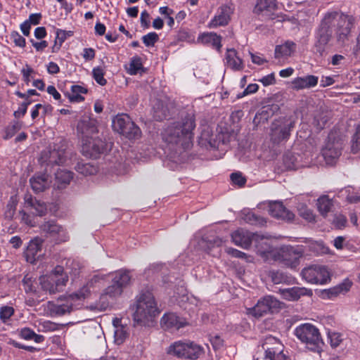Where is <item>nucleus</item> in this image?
<instances>
[{"mask_svg":"<svg viewBox=\"0 0 360 360\" xmlns=\"http://www.w3.org/2000/svg\"><path fill=\"white\" fill-rule=\"evenodd\" d=\"M325 17L330 18V26L332 29L336 27L338 39L343 41L351 31L352 17L338 12L329 13Z\"/></svg>","mask_w":360,"mask_h":360,"instance_id":"obj_10","label":"nucleus"},{"mask_svg":"<svg viewBox=\"0 0 360 360\" xmlns=\"http://www.w3.org/2000/svg\"><path fill=\"white\" fill-rule=\"evenodd\" d=\"M15 310L11 306H2L0 307V319L4 323L10 321L11 317L14 314Z\"/></svg>","mask_w":360,"mask_h":360,"instance_id":"obj_45","label":"nucleus"},{"mask_svg":"<svg viewBox=\"0 0 360 360\" xmlns=\"http://www.w3.org/2000/svg\"><path fill=\"white\" fill-rule=\"evenodd\" d=\"M68 280V276L61 266H56L49 275L39 278L41 288L51 295L63 291Z\"/></svg>","mask_w":360,"mask_h":360,"instance_id":"obj_6","label":"nucleus"},{"mask_svg":"<svg viewBox=\"0 0 360 360\" xmlns=\"http://www.w3.org/2000/svg\"><path fill=\"white\" fill-rule=\"evenodd\" d=\"M71 153L67 151L63 146L55 147L52 150L44 151L41 160L47 165H66L72 164Z\"/></svg>","mask_w":360,"mask_h":360,"instance_id":"obj_15","label":"nucleus"},{"mask_svg":"<svg viewBox=\"0 0 360 360\" xmlns=\"http://www.w3.org/2000/svg\"><path fill=\"white\" fill-rule=\"evenodd\" d=\"M185 299L188 301V302L183 306L184 309L194 311L195 308H197L200 301L195 297H188L183 296L182 301L184 302Z\"/></svg>","mask_w":360,"mask_h":360,"instance_id":"obj_51","label":"nucleus"},{"mask_svg":"<svg viewBox=\"0 0 360 360\" xmlns=\"http://www.w3.org/2000/svg\"><path fill=\"white\" fill-rule=\"evenodd\" d=\"M269 212L271 216L276 219L287 221H291L294 219V214L287 210L281 202H274L270 203Z\"/></svg>","mask_w":360,"mask_h":360,"instance_id":"obj_27","label":"nucleus"},{"mask_svg":"<svg viewBox=\"0 0 360 360\" xmlns=\"http://www.w3.org/2000/svg\"><path fill=\"white\" fill-rule=\"evenodd\" d=\"M210 341L212 345V347L214 350H219L224 347V340L218 335H214L210 336Z\"/></svg>","mask_w":360,"mask_h":360,"instance_id":"obj_54","label":"nucleus"},{"mask_svg":"<svg viewBox=\"0 0 360 360\" xmlns=\"http://www.w3.org/2000/svg\"><path fill=\"white\" fill-rule=\"evenodd\" d=\"M11 39L15 44V46L20 48L25 46L26 41L25 39L22 37L18 32L13 31L11 34Z\"/></svg>","mask_w":360,"mask_h":360,"instance_id":"obj_53","label":"nucleus"},{"mask_svg":"<svg viewBox=\"0 0 360 360\" xmlns=\"http://www.w3.org/2000/svg\"><path fill=\"white\" fill-rule=\"evenodd\" d=\"M31 103L30 101L23 102L18 108V109L14 112V116L15 117H20L25 115L28 105Z\"/></svg>","mask_w":360,"mask_h":360,"instance_id":"obj_57","label":"nucleus"},{"mask_svg":"<svg viewBox=\"0 0 360 360\" xmlns=\"http://www.w3.org/2000/svg\"><path fill=\"white\" fill-rule=\"evenodd\" d=\"M167 352L178 358L197 359L203 354L204 349L193 342L176 341L168 347Z\"/></svg>","mask_w":360,"mask_h":360,"instance_id":"obj_8","label":"nucleus"},{"mask_svg":"<svg viewBox=\"0 0 360 360\" xmlns=\"http://www.w3.org/2000/svg\"><path fill=\"white\" fill-rule=\"evenodd\" d=\"M19 335L22 339L30 340H32L34 332L29 328H23L20 330Z\"/></svg>","mask_w":360,"mask_h":360,"instance_id":"obj_59","label":"nucleus"},{"mask_svg":"<svg viewBox=\"0 0 360 360\" xmlns=\"http://www.w3.org/2000/svg\"><path fill=\"white\" fill-rule=\"evenodd\" d=\"M231 179L234 184H236L239 186H243L245 182V179L242 176L240 173H232L231 174Z\"/></svg>","mask_w":360,"mask_h":360,"instance_id":"obj_56","label":"nucleus"},{"mask_svg":"<svg viewBox=\"0 0 360 360\" xmlns=\"http://www.w3.org/2000/svg\"><path fill=\"white\" fill-rule=\"evenodd\" d=\"M60 303H53L49 302L48 303V309L52 316H63L70 313L73 309L78 307L79 304H75L73 301H69V295L60 300Z\"/></svg>","mask_w":360,"mask_h":360,"instance_id":"obj_22","label":"nucleus"},{"mask_svg":"<svg viewBox=\"0 0 360 360\" xmlns=\"http://www.w3.org/2000/svg\"><path fill=\"white\" fill-rule=\"evenodd\" d=\"M73 178V173L66 169H59L56 173V186L60 189L68 185Z\"/></svg>","mask_w":360,"mask_h":360,"instance_id":"obj_35","label":"nucleus"},{"mask_svg":"<svg viewBox=\"0 0 360 360\" xmlns=\"http://www.w3.org/2000/svg\"><path fill=\"white\" fill-rule=\"evenodd\" d=\"M295 44L288 41L285 43L278 45L275 48L274 56L279 61L290 57L295 50Z\"/></svg>","mask_w":360,"mask_h":360,"instance_id":"obj_31","label":"nucleus"},{"mask_svg":"<svg viewBox=\"0 0 360 360\" xmlns=\"http://www.w3.org/2000/svg\"><path fill=\"white\" fill-rule=\"evenodd\" d=\"M259 82L265 86L271 85L275 83V77L274 73L263 77L259 79Z\"/></svg>","mask_w":360,"mask_h":360,"instance_id":"obj_62","label":"nucleus"},{"mask_svg":"<svg viewBox=\"0 0 360 360\" xmlns=\"http://www.w3.org/2000/svg\"><path fill=\"white\" fill-rule=\"evenodd\" d=\"M75 168L77 172L84 176L93 175L97 172V168L89 162H78Z\"/></svg>","mask_w":360,"mask_h":360,"instance_id":"obj_42","label":"nucleus"},{"mask_svg":"<svg viewBox=\"0 0 360 360\" xmlns=\"http://www.w3.org/2000/svg\"><path fill=\"white\" fill-rule=\"evenodd\" d=\"M279 292L282 297L288 301H296L302 296L311 297L313 295L311 289L304 287L279 289Z\"/></svg>","mask_w":360,"mask_h":360,"instance_id":"obj_23","label":"nucleus"},{"mask_svg":"<svg viewBox=\"0 0 360 360\" xmlns=\"http://www.w3.org/2000/svg\"><path fill=\"white\" fill-rule=\"evenodd\" d=\"M352 285V281H350L349 278H345L340 284L333 288L324 290L322 292V296L324 298L333 299L340 294L344 295L347 293L350 290Z\"/></svg>","mask_w":360,"mask_h":360,"instance_id":"obj_25","label":"nucleus"},{"mask_svg":"<svg viewBox=\"0 0 360 360\" xmlns=\"http://www.w3.org/2000/svg\"><path fill=\"white\" fill-rule=\"evenodd\" d=\"M92 74L94 79L98 84L103 86L106 84V79L104 78V72L101 68H94L92 70Z\"/></svg>","mask_w":360,"mask_h":360,"instance_id":"obj_49","label":"nucleus"},{"mask_svg":"<svg viewBox=\"0 0 360 360\" xmlns=\"http://www.w3.org/2000/svg\"><path fill=\"white\" fill-rule=\"evenodd\" d=\"M222 243L223 240L219 238L208 240L207 238L195 236L191 241L190 248L198 255L201 252L210 253L212 248L219 247Z\"/></svg>","mask_w":360,"mask_h":360,"instance_id":"obj_18","label":"nucleus"},{"mask_svg":"<svg viewBox=\"0 0 360 360\" xmlns=\"http://www.w3.org/2000/svg\"><path fill=\"white\" fill-rule=\"evenodd\" d=\"M129 328L126 326H118L117 329H115L114 336L115 341L117 345H120L129 336Z\"/></svg>","mask_w":360,"mask_h":360,"instance_id":"obj_44","label":"nucleus"},{"mask_svg":"<svg viewBox=\"0 0 360 360\" xmlns=\"http://www.w3.org/2000/svg\"><path fill=\"white\" fill-rule=\"evenodd\" d=\"M107 278L106 274H96L93 275L90 278L88 279L86 284L94 292L97 291L101 285H103L104 282Z\"/></svg>","mask_w":360,"mask_h":360,"instance_id":"obj_38","label":"nucleus"},{"mask_svg":"<svg viewBox=\"0 0 360 360\" xmlns=\"http://www.w3.org/2000/svg\"><path fill=\"white\" fill-rule=\"evenodd\" d=\"M276 345V347H274L264 348L265 357L269 360H290L283 352V345L280 342H277Z\"/></svg>","mask_w":360,"mask_h":360,"instance_id":"obj_33","label":"nucleus"},{"mask_svg":"<svg viewBox=\"0 0 360 360\" xmlns=\"http://www.w3.org/2000/svg\"><path fill=\"white\" fill-rule=\"evenodd\" d=\"M330 117V113L326 110L317 111L314 116L313 125L317 130L322 129Z\"/></svg>","mask_w":360,"mask_h":360,"instance_id":"obj_37","label":"nucleus"},{"mask_svg":"<svg viewBox=\"0 0 360 360\" xmlns=\"http://www.w3.org/2000/svg\"><path fill=\"white\" fill-rule=\"evenodd\" d=\"M158 39V35L155 32H150L142 37L143 42L146 46H154Z\"/></svg>","mask_w":360,"mask_h":360,"instance_id":"obj_52","label":"nucleus"},{"mask_svg":"<svg viewBox=\"0 0 360 360\" xmlns=\"http://www.w3.org/2000/svg\"><path fill=\"white\" fill-rule=\"evenodd\" d=\"M134 325L146 326L160 313L154 296L150 292L140 294L131 305Z\"/></svg>","mask_w":360,"mask_h":360,"instance_id":"obj_3","label":"nucleus"},{"mask_svg":"<svg viewBox=\"0 0 360 360\" xmlns=\"http://www.w3.org/2000/svg\"><path fill=\"white\" fill-rule=\"evenodd\" d=\"M226 252L229 255H231L235 257L245 259L246 261H250V257H248L245 252H243L238 250L232 248H226Z\"/></svg>","mask_w":360,"mask_h":360,"instance_id":"obj_55","label":"nucleus"},{"mask_svg":"<svg viewBox=\"0 0 360 360\" xmlns=\"http://www.w3.org/2000/svg\"><path fill=\"white\" fill-rule=\"evenodd\" d=\"M150 15L149 13L145 10L141 12V24L143 27H148L150 25V21H149Z\"/></svg>","mask_w":360,"mask_h":360,"instance_id":"obj_63","label":"nucleus"},{"mask_svg":"<svg viewBox=\"0 0 360 360\" xmlns=\"http://www.w3.org/2000/svg\"><path fill=\"white\" fill-rule=\"evenodd\" d=\"M195 122L193 114H186L180 120L169 124L162 132L164 142L168 145H180L183 148L190 147Z\"/></svg>","mask_w":360,"mask_h":360,"instance_id":"obj_2","label":"nucleus"},{"mask_svg":"<svg viewBox=\"0 0 360 360\" xmlns=\"http://www.w3.org/2000/svg\"><path fill=\"white\" fill-rule=\"evenodd\" d=\"M328 338L330 339V345L333 347H338L342 340L341 335L337 333H329Z\"/></svg>","mask_w":360,"mask_h":360,"instance_id":"obj_58","label":"nucleus"},{"mask_svg":"<svg viewBox=\"0 0 360 360\" xmlns=\"http://www.w3.org/2000/svg\"><path fill=\"white\" fill-rule=\"evenodd\" d=\"M41 19V13H32L30 15L29 18L26 20V21L28 22V23L32 26L39 24Z\"/></svg>","mask_w":360,"mask_h":360,"instance_id":"obj_60","label":"nucleus"},{"mask_svg":"<svg viewBox=\"0 0 360 360\" xmlns=\"http://www.w3.org/2000/svg\"><path fill=\"white\" fill-rule=\"evenodd\" d=\"M277 9L276 0H257L254 11L257 14L271 17Z\"/></svg>","mask_w":360,"mask_h":360,"instance_id":"obj_26","label":"nucleus"},{"mask_svg":"<svg viewBox=\"0 0 360 360\" xmlns=\"http://www.w3.org/2000/svg\"><path fill=\"white\" fill-rule=\"evenodd\" d=\"M297 210L299 211L300 215L306 220L309 221H312L314 220V215L313 212L310 209L307 208L306 205L300 203L297 206Z\"/></svg>","mask_w":360,"mask_h":360,"instance_id":"obj_47","label":"nucleus"},{"mask_svg":"<svg viewBox=\"0 0 360 360\" xmlns=\"http://www.w3.org/2000/svg\"><path fill=\"white\" fill-rule=\"evenodd\" d=\"M153 117L155 120L161 121L168 116V108L158 101L153 105Z\"/></svg>","mask_w":360,"mask_h":360,"instance_id":"obj_40","label":"nucleus"},{"mask_svg":"<svg viewBox=\"0 0 360 360\" xmlns=\"http://www.w3.org/2000/svg\"><path fill=\"white\" fill-rule=\"evenodd\" d=\"M86 135L82 139V153L89 158H96L105 149V144L101 139L89 138L88 132L82 131Z\"/></svg>","mask_w":360,"mask_h":360,"instance_id":"obj_17","label":"nucleus"},{"mask_svg":"<svg viewBox=\"0 0 360 360\" xmlns=\"http://www.w3.org/2000/svg\"><path fill=\"white\" fill-rule=\"evenodd\" d=\"M93 292L85 283L79 288L76 292L69 295V301H73L75 304L79 305V302L89 297Z\"/></svg>","mask_w":360,"mask_h":360,"instance_id":"obj_36","label":"nucleus"},{"mask_svg":"<svg viewBox=\"0 0 360 360\" xmlns=\"http://www.w3.org/2000/svg\"><path fill=\"white\" fill-rule=\"evenodd\" d=\"M41 245L42 240L37 238L29 243L24 252L27 262L34 264L41 257Z\"/></svg>","mask_w":360,"mask_h":360,"instance_id":"obj_24","label":"nucleus"},{"mask_svg":"<svg viewBox=\"0 0 360 360\" xmlns=\"http://www.w3.org/2000/svg\"><path fill=\"white\" fill-rule=\"evenodd\" d=\"M269 276L272 282L275 284L289 283L292 280V277L280 271H271Z\"/></svg>","mask_w":360,"mask_h":360,"instance_id":"obj_41","label":"nucleus"},{"mask_svg":"<svg viewBox=\"0 0 360 360\" xmlns=\"http://www.w3.org/2000/svg\"><path fill=\"white\" fill-rule=\"evenodd\" d=\"M333 207L332 200L327 195H322L317 200V207L321 214L326 217Z\"/></svg>","mask_w":360,"mask_h":360,"instance_id":"obj_39","label":"nucleus"},{"mask_svg":"<svg viewBox=\"0 0 360 360\" xmlns=\"http://www.w3.org/2000/svg\"><path fill=\"white\" fill-rule=\"evenodd\" d=\"M283 161L288 169H296L300 167V165L297 162V158L293 154L288 153L285 155Z\"/></svg>","mask_w":360,"mask_h":360,"instance_id":"obj_48","label":"nucleus"},{"mask_svg":"<svg viewBox=\"0 0 360 360\" xmlns=\"http://www.w3.org/2000/svg\"><path fill=\"white\" fill-rule=\"evenodd\" d=\"M232 9L230 6L223 5L220 6L214 17L208 23V27L210 29L217 28L221 26H226L231 20Z\"/></svg>","mask_w":360,"mask_h":360,"instance_id":"obj_20","label":"nucleus"},{"mask_svg":"<svg viewBox=\"0 0 360 360\" xmlns=\"http://www.w3.org/2000/svg\"><path fill=\"white\" fill-rule=\"evenodd\" d=\"M302 276L307 282L311 284L323 285L330 279L328 269L319 265L304 268L302 271Z\"/></svg>","mask_w":360,"mask_h":360,"instance_id":"obj_14","label":"nucleus"},{"mask_svg":"<svg viewBox=\"0 0 360 360\" xmlns=\"http://www.w3.org/2000/svg\"><path fill=\"white\" fill-rule=\"evenodd\" d=\"M198 41L205 45L212 46L217 50H219L221 47V37L214 32H205L200 34L198 37Z\"/></svg>","mask_w":360,"mask_h":360,"instance_id":"obj_32","label":"nucleus"},{"mask_svg":"<svg viewBox=\"0 0 360 360\" xmlns=\"http://www.w3.org/2000/svg\"><path fill=\"white\" fill-rule=\"evenodd\" d=\"M294 334L306 347L312 351H319L323 341L319 330L309 323H302L295 328Z\"/></svg>","mask_w":360,"mask_h":360,"instance_id":"obj_7","label":"nucleus"},{"mask_svg":"<svg viewBox=\"0 0 360 360\" xmlns=\"http://www.w3.org/2000/svg\"><path fill=\"white\" fill-rule=\"evenodd\" d=\"M328 220L338 229L345 227L347 223L346 217L340 213H336L332 215L331 218Z\"/></svg>","mask_w":360,"mask_h":360,"instance_id":"obj_46","label":"nucleus"},{"mask_svg":"<svg viewBox=\"0 0 360 360\" xmlns=\"http://www.w3.org/2000/svg\"><path fill=\"white\" fill-rule=\"evenodd\" d=\"M51 176L47 174H37L30 179V184L35 193L44 191L51 185Z\"/></svg>","mask_w":360,"mask_h":360,"instance_id":"obj_28","label":"nucleus"},{"mask_svg":"<svg viewBox=\"0 0 360 360\" xmlns=\"http://www.w3.org/2000/svg\"><path fill=\"white\" fill-rule=\"evenodd\" d=\"M186 324L187 322L185 319L174 312L166 313L161 319L162 327L172 332L178 330Z\"/></svg>","mask_w":360,"mask_h":360,"instance_id":"obj_21","label":"nucleus"},{"mask_svg":"<svg viewBox=\"0 0 360 360\" xmlns=\"http://www.w3.org/2000/svg\"><path fill=\"white\" fill-rule=\"evenodd\" d=\"M47 72L51 75H55L60 72V68L57 63L54 62H49L46 65Z\"/></svg>","mask_w":360,"mask_h":360,"instance_id":"obj_64","label":"nucleus"},{"mask_svg":"<svg viewBox=\"0 0 360 360\" xmlns=\"http://www.w3.org/2000/svg\"><path fill=\"white\" fill-rule=\"evenodd\" d=\"M281 307V302L271 295L265 296L258 300L257 304L252 309L255 316H262L271 311L274 312Z\"/></svg>","mask_w":360,"mask_h":360,"instance_id":"obj_19","label":"nucleus"},{"mask_svg":"<svg viewBox=\"0 0 360 360\" xmlns=\"http://www.w3.org/2000/svg\"><path fill=\"white\" fill-rule=\"evenodd\" d=\"M143 69V64L141 58L139 56L131 58L129 67L127 68V72L131 75H135Z\"/></svg>","mask_w":360,"mask_h":360,"instance_id":"obj_43","label":"nucleus"},{"mask_svg":"<svg viewBox=\"0 0 360 360\" xmlns=\"http://www.w3.org/2000/svg\"><path fill=\"white\" fill-rule=\"evenodd\" d=\"M106 275L107 278H111V283L103 290L98 300L88 306V309L91 311H103L106 310L121 297L124 289L129 285L131 278L130 271L124 269L110 272Z\"/></svg>","mask_w":360,"mask_h":360,"instance_id":"obj_1","label":"nucleus"},{"mask_svg":"<svg viewBox=\"0 0 360 360\" xmlns=\"http://www.w3.org/2000/svg\"><path fill=\"white\" fill-rule=\"evenodd\" d=\"M87 92L88 90L84 86L75 84L71 86L70 91L67 95L70 102L79 103L84 100L83 95Z\"/></svg>","mask_w":360,"mask_h":360,"instance_id":"obj_34","label":"nucleus"},{"mask_svg":"<svg viewBox=\"0 0 360 360\" xmlns=\"http://www.w3.org/2000/svg\"><path fill=\"white\" fill-rule=\"evenodd\" d=\"M133 354L136 357H139L143 355V352L145 350V347L143 344L137 341L136 345L134 344L133 345Z\"/></svg>","mask_w":360,"mask_h":360,"instance_id":"obj_61","label":"nucleus"},{"mask_svg":"<svg viewBox=\"0 0 360 360\" xmlns=\"http://www.w3.org/2000/svg\"><path fill=\"white\" fill-rule=\"evenodd\" d=\"M47 206L32 195L27 193L24 197V205L22 209L19 212L21 221L30 226H34L36 224L35 216L42 217L46 214Z\"/></svg>","mask_w":360,"mask_h":360,"instance_id":"obj_5","label":"nucleus"},{"mask_svg":"<svg viewBox=\"0 0 360 360\" xmlns=\"http://www.w3.org/2000/svg\"><path fill=\"white\" fill-rule=\"evenodd\" d=\"M233 243L243 248H248L251 243L255 241L257 252L263 257L271 251V247L266 241H263L264 237L257 233H251L247 230L240 229L231 234Z\"/></svg>","mask_w":360,"mask_h":360,"instance_id":"obj_4","label":"nucleus"},{"mask_svg":"<svg viewBox=\"0 0 360 360\" xmlns=\"http://www.w3.org/2000/svg\"><path fill=\"white\" fill-rule=\"evenodd\" d=\"M329 20L328 17H324L315 33L314 49L319 56L325 53L332 38L333 29Z\"/></svg>","mask_w":360,"mask_h":360,"instance_id":"obj_13","label":"nucleus"},{"mask_svg":"<svg viewBox=\"0 0 360 360\" xmlns=\"http://www.w3.org/2000/svg\"><path fill=\"white\" fill-rule=\"evenodd\" d=\"M40 228L47 237L52 238L56 243L66 242L69 240V235L66 229L53 220L44 222Z\"/></svg>","mask_w":360,"mask_h":360,"instance_id":"obj_16","label":"nucleus"},{"mask_svg":"<svg viewBox=\"0 0 360 360\" xmlns=\"http://www.w3.org/2000/svg\"><path fill=\"white\" fill-rule=\"evenodd\" d=\"M342 141L333 134L328 135V139L321 150V155L328 165H333L342 154Z\"/></svg>","mask_w":360,"mask_h":360,"instance_id":"obj_11","label":"nucleus"},{"mask_svg":"<svg viewBox=\"0 0 360 360\" xmlns=\"http://www.w3.org/2000/svg\"><path fill=\"white\" fill-rule=\"evenodd\" d=\"M295 125V121L292 117L283 118L274 122L271 127V140L274 143L287 141Z\"/></svg>","mask_w":360,"mask_h":360,"instance_id":"obj_12","label":"nucleus"},{"mask_svg":"<svg viewBox=\"0 0 360 360\" xmlns=\"http://www.w3.org/2000/svg\"><path fill=\"white\" fill-rule=\"evenodd\" d=\"M225 64L233 71H240L244 68L243 61L234 49H227Z\"/></svg>","mask_w":360,"mask_h":360,"instance_id":"obj_29","label":"nucleus"},{"mask_svg":"<svg viewBox=\"0 0 360 360\" xmlns=\"http://www.w3.org/2000/svg\"><path fill=\"white\" fill-rule=\"evenodd\" d=\"M112 127L115 131L129 139H139L141 134L139 127L127 114H119L114 117L112 120Z\"/></svg>","mask_w":360,"mask_h":360,"instance_id":"obj_9","label":"nucleus"},{"mask_svg":"<svg viewBox=\"0 0 360 360\" xmlns=\"http://www.w3.org/2000/svg\"><path fill=\"white\" fill-rule=\"evenodd\" d=\"M318 81V77L314 75L298 77L292 81V89L295 90H301L312 88L317 85Z\"/></svg>","mask_w":360,"mask_h":360,"instance_id":"obj_30","label":"nucleus"},{"mask_svg":"<svg viewBox=\"0 0 360 360\" xmlns=\"http://www.w3.org/2000/svg\"><path fill=\"white\" fill-rule=\"evenodd\" d=\"M34 280H33L32 277L29 276L28 274L25 275L22 279V285L25 289V291L28 292H34L36 291V288L34 285Z\"/></svg>","mask_w":360,"mask_h":360,"instance_id":"obj_50","label":"nucleus"}]
</instances>
